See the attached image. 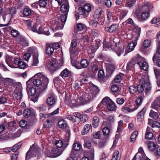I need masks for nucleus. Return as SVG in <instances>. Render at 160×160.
Here are the masks:
<instances>
[{
	"label": "nucleus",
	"mask_w": 160,
	"mask_h": 160,
	"mask_svg": "<svg viewBox=\"0 0 160 160\" xmlns=\"http://www.w3.org/2000/svg\"><path fill=\"white\" fill-rule=\"evenodd\" d=\"M102 132H101L98 131L93 133V136L94 138L96 139H100Z\"/></svg>",
	"instance_id": "56"
},
{
	"label": "nucleus",
	"mask_w": 160,
	"mask_h": 160,
	"mask_svg": "<svg viewBox=\"0 0 160 160\" xmlns=\"http://www.w3.org/2000/svg\"><path fill=\"white\" fill-rule=\"evenodd\" d=\"M32 80L30 79L27 82V90L28 94L31 96H33L35 94L36 92V90L33 87H31L30 84Z\"/></svg>",
	"instance_id": "14"
},
{
	"label": "nucleus",
	"mask_w": 160,
	"mask_h": 160,
	"mask_svg": "<svg viewBox=\"0 0 160 160\" xmlns=\"http://www.w3.org/2000/svg\"><path fill=\"white\" fill-rule=\"evenodd\" d=\"M22 92L21 89L20 87H16L14 93L12 94L13 97L18 100L21 99L22 97Z\"/></svg>",
	"instance_id": "16"
},
{
	"label": "nucleus",
	"mask_w": 160,
	"mask_h": 160,
	"mask_svg": "<svg viewBox=\"0 0 160 160\" xmlns=\"http://www.w3.org/2000/svg\"><path fill=\"white\" fill-rule=\"evenodd\" d=\"M39 6L47 8H48V4H49V0H39L38 1Z\"/></svg>",
	"instance_id": "30"
},
{
	"label": "nucleus",
	"mask_w": 160,
	"mask_h": 160,
	"mask_svg": "<svg viewBox=\"0 0 160 160\" xmlns=\"http://www.w3.org/2000/svg\"><path fill=\"white\" fill-rule=\"evenodd\" d=\"M88 118V116L85 114H81L79 118L80 121L83 123L85 122Z\"/></svg>",
	"instance_id": "62"
},
{
	"label": "nucleus",
	"mask_w": 160,
	"mask_h": 160,
	"mask_svg": "<svg viewBox=\"0 0 160 160\" xmlns=\"http://www.w3.org/2000/svg\"><path fill=\"white\" fill-rule=\"evenodd\" d=\"M91 10V5L89 4L86 3L84 5L83 8H79V14L82 15L84 18H87L89 15Z\"/></svg>",
	"instance_id": "6"
},
{
	"label": "nucleus",
	"mask_w": 160,
	"mask_h": 160,
	"mask_svg": "<svg viewBox=\"0 0 160 160\" xmlns=\"http://www.w3.org/2000/svg\"><path fill=\"white\" fill-rule=\"evenodd\" d=\"M32 11L29 8H25L23 11V13L21 15L22 17H27L29 16L32 13Z\"/></svg>",
	"instance_id": "39"
},
{
	"label": "nucleus",
	"mask_w": 160,
	"mask_h": 160,
	"mask_svg": "<svg viewBox=\"0 0 160 160\" xmlns=\"http://www.w3.org/2000/svg\"><path fill=\"white\" fill-rule=\"evenodd\" d=\"M99 124V118L97 116H95L93 118L92 121V124L93 127L97 128Z\"/></svg>",
	"instance_id": "40"
},
{
	"label": "nucleus",
	"mask_w": 160,
	"mask_h": 160,
	"mask_svg": "<svg viewBox=\"0 0 160 160\" xmlns=\"http://www.w3.org/2000/svg\"><path fill=\"white\" fill-rule=\"evenodd\" d=\"M77 100V97L70 93H65L64 101L65 103L71 107L76 106V100Z\"/></svg>",
	"instance_id": "5"
},
{
	"label": "nucleus",
	"mask_w": 160,
	"mask_h": 160,
	"mask_svg": "<svg viewBox=\"0 0 160 160\" xmlns=\"http://www.w3.org/2000/svg\"><path fill=\"white\" fill-rule=\"evenodd\" d=\"M56 101V98L55 95L53 94H51V106L54 105Z\"/></svg>",
	"instance_id": "58"
},
{
	"label": "nucleus",
	"mask_w": 160,
	"mask_h": 160,
	"mask_svg": "<svg viewBox=\"0 0 160 160\" xmlns=\"http://www.w3.org/2000/svg\"><path fill=\"white\" fill-rule=\"evenodd\" d=\"M35 157V155L33 154L31 152V150H29L27 152L26 156V160H29L32 157Z\"/></svg>",
	"instance_id": "51"
},
{
	"label": "nucleus",
	"mask_w": 160,
	"mask_h": 160,
	"mask_svg": "<svg viewBox=\"0 0 160 160\" xmlns=\"http://www.w3.org/2000/svg\"><path fill=\"white\" fill-rule=\"evenodd\" d=\"M50 48V43H47L46 44V46L45 48V52L46 54L49 57L50 56V50H49V49Z\"/></svg>",
	"instance_id": "61"
},
{
	"label": "nucleus",
	"mask_w": 160,
	"mask_h": 160,
	"mask_svg": "<svg viewBox=\"0 0 160 160\" xmlns=\"http://www.w3.org/2000/svg\"><path fill=\"white\" fill-rule=\"evenodd\" d=\"M146 158L145 154H142L140 153H137L133 158V160H143Z\"/></svg>",
	"instance_id": "31"
},
{
	"label": "nucleus",
	"mask_w": 160,
	"mask_h": 160,
	"mask_svg": "<svg viewBox=\"0 0 160 160\" xmlns=\"http://www.w3.org/2000/svg\"><path fill=\"white\" fill-rule=\"evenodd\" d=\"M26 64L20 58H16L14 60L13 66L15 68H18L20 69H24L26 67Z\"/></svg>",
	"instance_id": "10"
},
{
	"label": "nucleus",
	"mask_w": 160,
	"mask_h": 160,
	"mask_svg": "<svg viewBox=\"0 0 160 160\" xmlns=\"http://www.w3.org/2000/svg\"><path fill=\"white\" fill-rule=\"evenodd\" d=\"M151 130V128L148 126L146 132L145 138L149 140L152 139L153 137V134Z\"/></svg>",
	"instance_id": "28"
},
{
	"label": "nucleus",
	"mask_w": 160,
	"mask_h": 160,
	"mask_svg": "<svg viewBox=\"0 0 160 160\" xmlns=\"http://www.w3.org/2000/svg\"><path fill=\"white\" fill-rule=\"evenodd\" d=\"M81 68H87L89 65V62L86 59H82L80 63Z\"/></svg>",
	"instance_id": "38"
},
{
	"label": "nucleus",
	"mask_w": 160,
	"mask_h": 160,
	"mask_svg": "<svg viewBox=\"0 0 160 160\" xmlns=\"http://www.w3.org/2000/svg\"><path fill=\"white\" fill-rule=\"evenodd\" d=\"M63 150L56 147L52 148L51 151V158H56L60 156L62 153Z\"/></svg>",
	"instance_id": "13"
},
{
	"label": "nucleus",
	"mask_w": 160,
	"mask_h": 160,
	"mask_svg": "<svg viewBox=\"0 0 160 160\" xmlns=\"http://www.w3.org/2000/svg\"><path fill=\"white\" fill-rule=\"evenodd\" d=\"M138 108V106L134 104H128L124 105L122 108V111L125 113L131 112L134 111Z\"/></svg>",
	"instance_id": "9"
},
{
	"label": "nucleus",
	"mask_w": 160,
	"mask_h": 160,
	"mask_svg": "<svg viewBox=\"0 0 160 160\" xmlns=\"http://www.w3.org/2000/svg\"><path fill=\"white\" fill-rule=\"evenodd\" d=\"M81 147V145L78 142H74L73 145L72 149L71 152V155L73 157H75V154L74 151L79 150Z\"/></svg>",
	"instance_id": "17"
},
{
	"label": "nucleus",
	"mask_w": 160,
	"mask_h": 160,
	"mask_svg": "<svg viewBox=\"0 0 160 160\" xmlns=\"http://www.w3.org/2000/svg\"><path fill=\"white\" fill-rule=\"evenodd\" d=\"M21 145L22 143L20 142L15 145L12 148V151L13 152H17L16 151H17L18 149L20 148Z\"/></svg>",
	"instance_id": "54"
},
{
	"label": "nucleus",
	"mask_w": 160,
	"mask_h": 160,
	"mask_svg": "<svg viewBox=\"0 0 160 160\" xmlns=\"http://www.w3.org/2000/svg\"><path fill=\"white\" fill-rule=\"evenodd\" d=\"M60 47V44L58 42H55L53 44L52 46V50H51V55L53 53V51L54 49H57L58 48Z\"/></svg>",
	"instance_id": "50"
},
{
	"label": "nucleus",
	"mask_w": 160,
	"mask_h": 160,
	"mask_svg": "<svg viewBox=\"0 0 160 160\" xmlns=\"http://www.w3.org/2000/svg\"><path fill=\"white\" fill-rule=\"evenodd\" d=\"M102 12V10L101 8L97 9L95 11L94 14V17L95 18H99L101 16Z\"/></svg>",
	"instance_id": "36"
},
{
	"label": "nucleus",
	"mask_w": 160,
	"mask_h": 160,
	"mask_svg": "<svg viewBox=\"0 0 160 160\" xmlns=\"http://www.w3.org/2000/svg\"><path fill=\"white\" fill-rule=\"evenodd\" d=\"M33 62L32 65L34 66H36L39 62L38 57V55L37 53H35L33 55Z\"/></svg>",
	"instance_id": "41"
},
{
	"label": "nucleus",
	"mask_w": 160,
	"mask_h": 160,
	"mask_svg": "<svg viewBox=\"0 0 160 160\" xmlns=\"http://www.w3.org/2000/svg\"><path fill=\"white\" fill-rule=\"evenodd\" d=\"M159 58H160V57H159L157 54H156L154 55L152 58L153 62L157 60L156 64L158 67H160V59Z\"/></svg>",
	"instance_id": "42"
},
{
	"label": "nucleus",
	"mask_w": 160,
	"mask_h": 160,
	"mask_svg": "<svg viewBox=\"0 0 160 160\" xmlns=\"http://www.w3.org/2000/svg\"><path fill=\"white\" fill-rule=\"evenodd\" d=\"M151 108L157 111L160 110V103L158 100L154 101L151 105Z\"/></svg>",
	"instance_id": "29"
},
{
	"label": "nucleus",
	"mask_w": 160,
	"mask_h": 160,
	"mask_svg": "<svg viewBox=\"0 0 160 160\" xmlns=\"http://www.w3.org/2000/svg\"><path fill=\"white\" fill-rule=\"evenodd\" d=\"M137 0H128L126 3V6L127 7L131 8L135 4Z\"/></svg>",
	"instance_id": "48"
},
{
	"label": "nucleus",
	"mask_w": 160,
	"mask_h": 160,
	"mask_svg": "<svg viewBox=\"0 0 160 160\" xmlns=\"http://www.w3.org/2000/svg\"><path fill=\"white\" fill-rule=\"evenodd\" d=\"M149 116L151 118L156 119H157L158 117V114L157 112L151 110L149 113Z\"/></svg>",
	"instance_id": "46"
},
{
	"label": "nucleus",
	"mask_w": 160,
	"mask_h": 160,
	"mask_svg": "<svg viewBox=\"0 0 160 160\" xmlns=\"http://www.w3.org/2000/svg\"><path fill=\"white\" fill-rule=\"evenodd\" d=\"M132 59H134L135 62V64L137 63L140 66H141V62L143 60V58L139 54L136 55V57Z\"/></svg>",
	"instance_id": "33"
},
{
	"label": "nucleus",
	"mask_w": 160,
	"mask_h": 160,
	"mask_svg": "<svg viewBox=\"0 0 160 160\" xmlns=\"http://www.w3.org/2000/svg\"><path fill=\"white\" fill-rule=\"evenodd\" d=\"M37 76L40 79H42V82L41 80L40 79L37 78L34 79L33 81V84L37 87L42 85L41 90L42 91H43L47 88L48 84L49 82V79L47 76L42 72L38 73L35 75V76Z\"/></svg>",
	"instance_id": "1"
},
{
	"label": "nucleus",
	"mask_w": 160,
	"mask_h": 160,
	"mask_svg": "<svg viewBox=\"0 0 160 160\" xmlns=\"http://www.w3.org/2000/svg\"><path fill=\"white\" fill-rule=\"evenodd\" d=\"M119 25L118 23H113L109 27L105 26L104 30L105 32L110 33H115L119 29Z\"/></svg>",
	"instance_id": "8"
},
{
	"label": "nucleus",
	"mask_w": 160,
	"mask_h": 160,
	"mask_svg": "<svg viewBox=\"0 0 160 160\" xmlns=\"http://www.w3.org/2000/svg\"><path fill=\"white\" fill-rule=\"evenodd\" d=\"M122 73L117 75L114 79L115 81L117 83L120 82L122 80Z\"/></svg>",
	"instance_id": "63"
},
{
	"label": "nucleus",
	"mask_w": 160,
	"mask_h": 160,
	"mask_svg": "<svg viewBox=\"0 0 160 160\" xmlns=\"http://www.w3.org/2000/svg\"><path fill=\"white\" fill-rule=\"evenodd\" d=\"M23 114L24 117L26 118H28L30 116H34L33 110L28 109H26L23 112Z\"/></svg>",
	"instance_id": "24"
},
{
	"label": "nucleus",
	"mask_w": 160,
	"mask_h": 160,
	"mask_svg": "<svg viewBox=\"0 0 160 160\" xmlns=\"http://www.w3.org/2000/svg\"><path fill=\"white\" fill-rule=\"evenodd\" d=\"M100 45V43L99 41H97L95 45H91L90 46L89 49H90L92 53L94 52L98 48Z\"/></svg>",
	"instance_id": "34"
},
{
	"label": "nucleus",
	"mask_w": 160,
	"mask_h": 160,
	"mask_svg": "<svg viewBox=\"0 0 160 160\" xmlns=\"http://www.w3.org/2000/svg\"><path fill=\"white\" fill-rule=\"evenodd\" d=\"M67 13L62 15L60 17L61 21L58 22L56 21H53L52 22V29L53 32L56 30H59L63 29L67 17Z\"/></svg>",
	"instance_id": "3"
},
{
	"label": "nucleus",
	"mask_w": 160,
	"mask_h": 160,
	"mask_svg": "<svg viewBox=\"0 0 160 160\" xmlns=\"http://www.w3.org/2000/svg\"><path fill=\"white\" fill-rule=\"evenodd\" d=\"M53 144H55V146L58 148H61L60 149L64 150L67 146L66 143H63V141L61 140H57L56 138H53V140H52Z\"/></svg>",
	"instance_id": "11"
},
{
	"label": "nucleus",
	"mask_w": 160,
	"mask_h": 160,
	"mask_svg": "<svg viewBox=\"0 0 160 160\" xmlns=\"http://www.w3.org/2000/svg\"><path fill=\"white\" fill-rule=\"evenodd\" d=\"M141 69H142L144 70H147L148 68V63L146 62L141 63V66H140Z\"/></svg>",
	"instance_id": "57"
},
{
	"label": "nucleus",
	"mask_w": 160,
	"mask_h": 160,
	"mask_svg": "<svg viewBox=\"0 0 160 160\" xmlns=\"http://www.w3.org/2000/svg\"><path fill=\"white\" fill-rule=\"evenodd\" d=\"M58 125L60 128H65L67 124L66 122L63 120H60L58 122Z\"/></svg>",
	"instance_id": "49"
},
{
	"label": "nucleus",
	"mask_w": 160,
	"mask_h": 160,
	"mask_svg": "<svg viewBox=\"0 0 160 160\" xmlns=\"http://www.w3.org/2000/svg\"><path fill=\"white\" fill-rule=\"evenodd\" d=\"M107 107V109L110 111H115L117 108L115 103L112 101H110Z\"/></svg>",
	"instance_id": "26"
},
{
	"label": "nucleus",
	"mask_w": 160,
	"mask_h": 160,
	"mask_svg": "<svg viewBox=\"0 0 160 160\" xmlns=\"http://www.w3.org/2000/svg\"><path fill=\"white\" fill-rule=\"evenodd\" d=\"M147 8L146 6L142 7L139 9V13L137 15L139 19L140 20H147L149 16V13L145 10Z\"/></svg>",
	"instance_id": "7"
},
{
	"label": "nucleus",
	"mask_w": 160,
	"mask_h": 160,
	"mask_svg": "<svg viewBox=\"0 0 160 160\" xmlns=\"http://www.w3.org/2000/svg\"><path fill=\"white\" fill-rule=\"evenodd\" d=\"M69 72V71L67 69H65L61 72V76L62 77H67Z\"/></svg>",
	"instance_id": "60"
},
{
	"label": "nucleus",
	"mask_w": 160,
	"mask_h": 160,
	"mask_svg": "<svg viewBox=\"0 0 160 160\" xmlns=\"http://www.w3.org/2000/svg\"><path fill=\"white\" fill-rule=\"evenodd\" d=\"M135 64V62L134 59H132L129 62H128L127 65V69L128 70L131 69Z\"/></svg>",
	"instance_id": "52"
},
{
	"label": "nucleus",
	"mask_w": 160,
	"mask_h": 160,
	"mask_svg": "<svg viewBox=\"0 0 160 160\" xmlns=\"http://www.w3.org/2000/svg\"><path fill=\"white\" fill-rule=\"evenodd\" d=\"M132 30L133 31L132 34L131 40L132 41L137 42L139 37L141 28L138 27Z\"/></svg>",
	"instance_id": "12"
},
{
	"label": "nucleus",
	"mask_w": 160,
	"mask_h": 160,
	"mask_svg": "<svg viewBox=\"0 0 160 160\" xmlns=\"http://www.w3.org/2000/svg\"><path fill=\"white\" fill-rule=\"evenodd\" d=\"M89 89L90 91V93L92 95L91 96L93 98L98 92V88L97 86L92 84V86H91Z\"/></svg>",
	"instance_id": "20"
},
{
	"label": "nucleus",
	"mask_w": 160,
	"mask_h": 160,
	"mask_svg": "<svg viewBox=\"0 0 160 160\" xmlns=\"http://www.w3.org/2000/svg\"><path fill=\"white\" fill-rule=\"evenodd\" d=\"M92 128L91 124H86L83 127V131L82 132V134L84 135L87 134Z\"/></svg>",
	"instance_id": "32"
},
{
	"label": "nucleus",
	"mask_w": 160,
	"mask_h": 160,
	"mask_svg": "<svg viewBox=\"0 0 160 160\" xmlns=\"http://www.w3.org/2000/svg\"><path fill=\"white\" fill-rule=\"evenodd\" d=\"M130 24L131 25V29H135L138 27L133 22V21L131 18H128L127 20L122 23L123 25L126 24Z\"/></svg>",
	"instance_id": "19"
},
{
	"label": "nucleus",
	"mask_w": 160,
	"mask_h": 160,
	"mask_svg": "<svg viewBox=\"0 0 160 160\" xmlns=\"http://www.w3.org/2000/svg\"><path fill=\"white\" fill-rule=\"evenodd\" d=\"M71 62L72 64V65L73 66H74L76 68L78 69H80L81 68L80 65V63L78 62H76L74 60H73V58H71Z\"/></svg>",
	"instance_id": "44"
},
{
	"label": "nucleus",
	"mask_w": 160,
	"mask_h": 160,
	"mask_svg": "<svg viewBox=\"0 0 160 160\" xmlns=\"http://www.w3.org/2000/svg\"><path fill=\"white\" fill-rule=\"evenodd\" d=\"M154 69L156 78L158 79L160 77V71L158 69L156 68H154Z\"/></svg>",
	"instance_id": "64"
},
{
	"label": "nucleus",
	"mask_w": 160,
	"mask_h": 160,
	"mask_svg": "<svg viewBox=\"0 0 160 160\" xmlns=\"http://www.w3.org/2000/svg\"><path fill=\"white\" fill-rule=\"evenodd\" d=\"M69 9V6L68 2L65 4H63L61 6L60 10L62 12L65 13H68Z\"/></svg>",
	"instance_id": "22"
},
{
	"label": "nucleus",
	"mask_w": 160,
	"mask_h": 160,
	"mask_svg": "<svg viewBox=\"0 0 160 160\" xmlns=\"http://www.w3.org/2000/svg\"><path fill=\"white\" fill-rule=\"evenodd\" d=\"M110 40L109 43L108 44L106 42H103V49L105 50H107L108 49L109 50H113L116 51V47L119 45V42H117L118 39L114 38L113 37H111L110 38Z\"/></svg>",
	"instance_id": "4"
},
{
	"label": "nucleus",
	"mask_w": 160,
	"mask_h": 160,
	"mask_svg": "<svg viewBox=\"0 0 160 160\" xmlns=\"http://www.w3.org/2000/svg\"><path fill=\"white\" fill-rule=\"evenodd\" d=\"M137 42L132 41V42H130L128 46V52L132 51L136 46Z\"/></svg>",
	"instance_id": "35"
},
{
	"label": "nucleus",
	"mask_w": 160,
	"mask_h": 160,
	"mask_svg": "<svg viewBox=\"0 0 160 160\" xmlns=\"http://www.w3.org/2000/svg\"><path fill=\"white\" fill-rule=\"evenodd\" d=\"M60 66L57 63L55 59H52V62H51V74H52L54 72L59 69Z\"/></svg>",
	"instance_id": "15"
},
{
	"label": "nucleus",
	"mask_w": 160,
	"mask_h": 160,
	"mask_svg": "<svg viewBox=\"0 0 160 160\" xmlns=\"http://www.w3.org/2000/svg\"><path fill=\"white\" fill-rule=\"evenodd\" d=\"M6 62L9 66H12L13 64V63L12 61V58L11 56H7L5 58Z\"/></svg>",
	"instance_id": "45"
},
{
	"label": "nucleus",
	"mask_w": 160,
	"mask_h": 160,
	"mask_svg": "<svg viewBox=\"0 0 160 160\" xmlns=\"http://www.w3.org/2000/svg\"><path fill=\"white\" fill-rule=\"evenodd\" d=\"M81 94H82V96L84 97V98L87 103L89 102L92 99V97L90 96L88 93L82 91L81 92Z\"/></svg>",
	"instance_id": "25"
},
{
	"label": "nucleus",
	"mask_w": 160,
	"mask_h": 160,
	"mask_svg": "<svg viewBox=\"0 0 160 160\" xmlns=\"http://www.w3.org/2000/svg\"><path fill=\"white\" fill-rule=\"evenodd\" d=\"M129 91L131 94H134L137 91V88L135 86H131L129 87Z\"/></svg>",
	"instance_id": "55"
},
{
	"label": "nucleus",
	"mask_w": 160,
	"mask_h": 160,
	"mask_svg": "<svg viewBox=\"0 0 160 160\" xmlns=\"http://www.w3.org/2000/svg\"><path fill=\"white\" fill-rule=\"evenodd\" d=\"M138 132L135 131L133 132L130 137V141L131 142H134L136 139V138L138 136Z\"/></svg>",
	"instance_id": "53"
},
{
	"label": "nucleus",
	"mask_w": 160,
	"mask_h": 160,
	"mask_svg": "<svg viewBox=\"0 0 160 160\" xmlns=\"http://www.w3.org/2000/svg\"><path fill=\"white\" fill-rule=\"evenodd\" d=\"M40 149L39 147H36L33 148L32 149H30V150H31V152L33 154L34 153L36 157L37 155H38L39 153Z\"/></svg>",
	"instance_id": "43"
},
{
	"label": "nucleus",
	"mask_w": 160,
	"mask_h": 160,
	"mask_svg": "<svg viewBox=\"0 0 160 160\" xmlns=\"http://www.w3.org/2000/svg\"><path fill=\"white\" fill-rule=\"evenodd\" d=\"M78 51L77 48H69V52L71 58H73L75 56V54Z\"/></svg>",
	"instance_id": "37"
},
{
	"label": "nucleus",
	"mask_w": 160,
	"mask_h": 160,
	"mask_svg": "<svg viewBox=\"0 0 160 160\" xmlns=\"http://www.w3.org/2000/svg\"><path fill=\"white\" fill-rule=\"evenodd\" d=\"M106 67L107 71L109 74L112 73L115 69L114 66L111 64H107Z\"/></svg>",
	"instance_id": "27"
},
{
	"label": "nucleus",
	"mask_w": 160,
	"mask_h": 160,
	"mask_svg": "<svg viewBox=\"0 0 160 160\" xmlns=\"http://www.w3.org/2000/svg\"><path fill=\"white\" fill-rule=\"evenodd\" d=\"M148 149L152 151H154L156 149V145L154 142L149 141L148 144Z\"/></svg>",
	"instance_id": "47"
},
{
	"label": "nucleus",
	"mask_w": 160,
	"mask_h": 160,
	"mask_svg": "<svg viewBox=\"0 0 160 160\" xmlns=\"http://www.w3.org/2000/svg\"><path fill=\"white\" fill-rule=\"evenodd\" d=\"M89 23L90 25L93 26L95 27H97L98 25L99 24V23L97 21L94 19L90 20Z\"/></svg>",
	"instance_id": "59"
},
{
	"label": "nucleus",
	"mask_w": 160,
	"mask_h": 160,
	"mask_svg": "<svg viewBox=\"0 0 160 160\" xmlns=\"http://www.w3.org/2000/svg\"><path fill=\"white\" fill-rule=\"evenodd\" d=\"M140 84L137 86V90L140 92H142L145 89L146 93L148 92L151 89V87L148 77L141 78L140 80Z\"/></svg>",
	"instance_id": "2"
},
{
	"label": "nucleus",
	"mask_w": 160,
	"mask_h": 160,
	"mask_svg": "<svg viewBox=\"0 0 160 160\" xmlns=\"http://www.w3.org/2000/svg\"><path fill=\"white\" fill-rule=\"evenodd\" d=\"M146 108H144L139 112L137 115V119L138 122H140L143 118L144 115L146 112Z\"/></svg>",
	"instance_id": "21"
},
{
	"label": "nucleus",
	"mask_w": 160,
	"mask_h": 160,
	"mask_svg": "<svg viewBox=\"0 0 160 160\" xmlns=\"http://www.w3.org/2000/svg\"><path fill=\"white\" fill-rule=\"evenodd\" d=\"M78 98H77V100H76V106L80 105H83L87 103L84 98V97L82 96V94H81V92Z\"/></svg>",
	"instance_id": "18"
},
{
	"label": "nucleus",
	"mask_w": 160,
	"mask_h": 160,
	"mask_svg": "<svg viewBox=\"0 0 160 160\" xmlns=\"http://www.w3.org/2000/svg\"><path fill=\"white\" fill-rule=\"evenodd\" d=\"M123 126V122L122 120H120L118 122V125L117 133H118V134H117L116 135V138H118L119 137V134H121L122 132V128Z\"/></svg>",
	"instance_id": "23"
}]
</instances>
